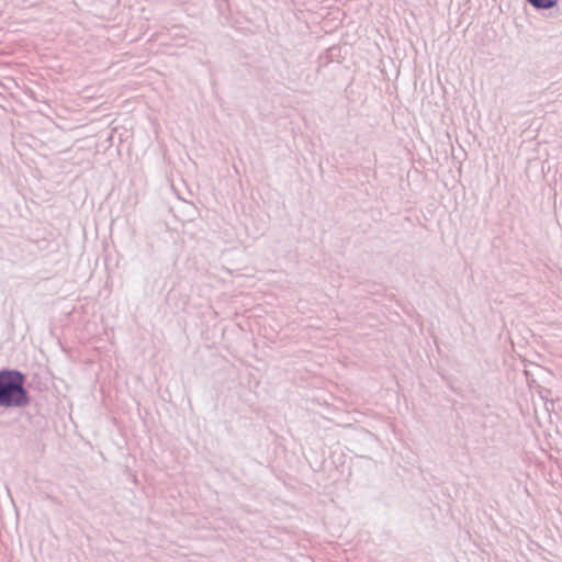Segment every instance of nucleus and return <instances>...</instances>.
<instances>
[{"label":"nucleus","instance_id":"2","mask_svg":"<svg viewBox=\"0 0 562 562\" xmlns=\"http://www.w3.org/2000/svg\"><path fill=\"white\" fill-rule=\"evenodd\" d=\"M533 7L549 9L557 4V0H528Z\"/></svg>","mask_w":562,"mask_h":562},{"label":"nucleus","instance_id":"1","mask_svg":"<svg viewBox=\"0 0 562 562\" xmlns=\"http://www.w3.org/2000/svg\"><path fill=\"white\" fill-rule=\"evenodd\" d=\"M29 403L24 376L16 371L0 372V406L21 407Z\"/></svg>","mask_w":562,"mask_h":562}]
</instances>
